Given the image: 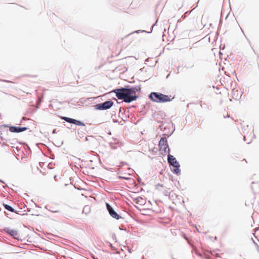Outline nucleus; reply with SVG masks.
Returning a JSON list of instances; mask_svg holds the SVG:
<instances>
[{"label": "nucleus", "mask_w": 259, "mask_h": 259, "mask_svg": "<svg viewBox=\"0 0 259 259\" xmlns=\"http://www.w3.org/2000/svg\"><path fill=\"white\" fill-rule=\"evenodd\" d=\"M3 81H5V82H12L11 81H10V80H3Z\"/></svg>", "instance_id": "9b49d317"}, {"label": "nucleus", "mask_w": 259, "mask_h": 259, "mask_svg": "<svg viewBox=\"0 0 259 259\" xmlns=\"http://www.w3.org/2000/svg\"><path fill=\"white\" fill-rule=\"evenodd\" d=\"M121 178L124 179H127L128 178H126V177H120Z\"/></svg>", "instance_id": "f8f14e48"}, {"label": "nucleus", "mask_w": 259, "mask_h": 259, "mask_svg": "<svg viewBox=\"0 0 259 259\" xmlns=\"http://www.w3.org/2000/svg\"><path fill=\"white\" fill-rule=\"evenodd\" d=\"M106 207L108 211L112 217L117 220H118L120 218V216L114 210L113 208L109 205V204L107 203Z\"/></svg>", "instance_id": "0eeeda50"}, {"label": "nucleus", "mask_w": 259, "mask_h": 259, "mask_svg": "<svg viewBox=\"0 0 259 259\" xmlns=\"http://www.w3.org/2000/svg\"><path fill=\"white\" fill-rule=\"evenodd\" d=\"M5 231L12 236L14 238L19 239L20 235L18 232L16 230H11L9 228H6Z\"/></svg>", "instance_id": "6e6552de"}, {"label": "nucleus", "mask_w": 259, "mask_h": 259, "mask_svg": "<svg viewBox=\"0 0 259 259\" xmlns=\"http://www.w3.org/2000/svg\"><path fill=\"white\" fill-rule=\"evenodd\" d=\"M159 148L162 154L166 153L167 149H168V151L169 150L166 138H162L160 139L159 142Z\"/></svg>", "instance_id": "20e7f679"}, {"label": "nucleus", "mask_w": 259, "mask_h": 259, "mask_svg": "<svg viewBox=\"0 0 259 259\" xmlns=\"http://www.w3.org/2000/svg\"><path fill=\"white\" fill-rule=\"evenodd\" d=\"M139 90V87H133L130 89H117L113 92L119 99H123L124 102L130 103L137 99L138 97L136 96V93Z\"/></svg>", "instance_id": "f257e3e1"}, {"label": "nucleus", "mask_w": 259, "mask_h": 259, "mask_svg": "<svg viewBox=\"0 0 259 259\" xmlns=\"http://www.w3.org/2000/svg\"><path fill=\"white\" fill-rule=\"evenodd\" d=\"M167 160L169 164L172 165L173 167V168L172 169V172L177 175H180L181 172V170L180 169V165L176 158L174 156L169 154L168 155Z\"/></svg>", "instance_id": "7ed1b4c3"}, {"label": "nucleus", "mask_w": 259, "mask_h": 259, "mask_svg": "<svg viewBox=\"0 0 259 259\" xmlns=\"http://www.w3.org/2000/svg\"><path fill=\"white\" fill-rule=\"evenodd\" d=\"M61 119L70 123H73L79 126H85V123H84L83 122L74 119H72L67 117H62Z\"/></svg>", "instance_id": "423d86ee"}, {"label": "nucleus", "mask_w": 259, "mask_h": 259, "mask_svg": "<svg viewBox=\"0 0 259 259\" xmlns=\"http://www.w3.org/2000/svg\"><path fill=\"white\" fill-rule=\"evenodd\" d=\"M149 97L153 101L159 103L167 102L171 101L170 97L158 93H151Z\"/></svg>", "instance_id": "f03ea898"}, {"label": "nucleus", "mask_w": 259, "mask_h": 259, "mask_svg": "<svg viewBox=\"0 0 259 259\" xmlns=\"http://www.w3.org/2000/svg\"><path fill=\"white\" fill-rule=\"evenodd\" d=\"M4 206L8 210H9L11 212H15L14 209L11 206L8 205V204H4Z\"/></svg>", "instance_id": "9d476101"}, {"label": "nucleus", "mask_w": 259, "mask_h": 259, "mask_svg": "<svg viewBox=\"0 0 259 259\" xmlns=\"http://www.w3.org/2000/svg\"><path fill=\"white\" fill-rule=\"evenodd\" d=\"M27 129V128L26 127H20L16 126H11L9 128L10 131L12 133H20L26 131Z\"/></svg>", "instance_id": "1a4fd4ad"}, {"label": "nucleus", "mask_w": 259, "mask_h": 259, "mask_svg": "<svg viewBox=\"0 0 259 259\" xmlns=\"http://www.w3.org/2000/svg\"><path fill=\"white\" fill-rule=\"evenodd\" d=\"M113 105V102L108 101L103 103L98 104L95 105V108L100 110H107L110 108Z\"/></svg>", "instance_id": "39448f33"}]
</instances>
